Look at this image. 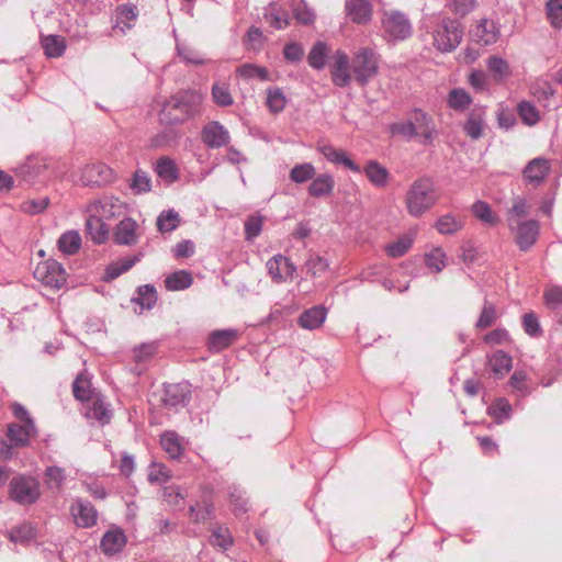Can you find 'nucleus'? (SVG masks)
<instances>
[{
    "instance_id": "obj_1",
    "label": "nucleus",
    "mask_w": 562,
    "mask_h": 562,
    "mask_svg": "<svg viewBox=\"0 0 562 562\" xmlns=\"http://www.w3.org/2000/svg\"><path fill=\"white\" fill-rule=\"evenodd\" d=\"M203 95L195 90H182L166 100L158 119L165 125H178L201 114Z\"/></svg>"
},
{
    "instance_id": "obj_2",
    "label": "nucleus",
    "mask_w": 562,
    "mask_h": 562,
    "mask_svg": "<svg viewBox=\"0 0 562 562\" xmlns=\"http://www.w3.org/2000/svg\"><path fill=\"white\" fill-rule=\"evenodd\" d=\"M438 201V196L430 179L422 178L414 181L405 195L407 212L413 217H420Z\"/></svg>"
},
{
    "instance_id": "obj_3",
    "label": "nucleus",
    "mask_w": 562,
    "mask_h": 562,
    "mask_svg": "<svg viewBox=\"0 0 562 562\" xmlns=\"http://www.w3.org/2000/svg\"><path fill=\"white\" fill-rule=\"evenodd\" d=\"M463 27L458 20L445 16L432 30V45L441 53L453 52L462 42Z\"/></svg>"
},
{
    "instance_id": "obj_4",
    "label": "nucleus",
    "mask_w": 562,
    "mask_h": 562,
    "mask_svg": "<svg viewBox=\"0 0 562 562\" xmlns=\"http://www.w3.org/2000/svg\"><path fill=\"white\" fill-rule=\"evenodd\" d=\"M9 497L20 505H32L41 497V486L37 479L19 474L9 483Z\"/></svg>"
},
{
    "instance_id": "obj_5",
    "label": "nucleus",
    "mask_w": 562,
    "mask_h": 562,
    "mask_svg": "<svg viewBox=\"0 0 562 562\" xmlns=\"http://www.w3.org/2000/svg\"><path fill=\"white\" fill-rule=\"evenodd\" d=\"M380 56L369 47L360 48L352 58L356 81L364 87L379 72Z\"/></svg>"
},
{
    "instance_id": "obj_6",
    "label": "nucleus",
    "mask_w": 562,
    "mask_h": 562,
    "mask_svg": "<svg viewBox=\"0 0 562 562\" xmlns=\"http://www.w3.org/2000/svg\"><path fill=\"white\" fill-rule=\"evenodd\" d=\"M36 435L34 423H11L8 425L7 438L9 442H0V453L5 459L13 457V448H23L30 445V439Z\"/></svg>"
},
{
    "instance_id": "obj_7",
    "label": "nucleus",
    "mask_w": 562,
    "mask_h": 562,
    "mask_svg": "<svg viewBox=\"0 0 562 562\" xmlns=\"http://www.w3.org/2000/svg\"><path fill=\"white\" fill-rule=\"evenodd\" d=\"M381 22L387 41H404L412 35L411 21L400 11L384 12Z\"/></svg>"
},
{
    "instance_id": "obj_8",
    "label": "nucleus",
    "mask_w": 562,
    "mask_h": 562,
    "mask_svg": "<svg viewBox=\"0 0 562 562\" xmlns=\"http://www.w3.org/2000/svg\"><path fill=\"white\" fill-rule=\"evenodd\" d=\"M34 277L46 286L56 290L60 289L67 280L65 269L54 259L40 262L34 270Z\"/></svg>"
},
{
    "instance_id": "obj_9",
    "label": "nucleus",
    "mask_w": 562,
    "mask_h": 562,
    "mask_svg": "<svg viewBox=\"0 0 562 562\" xmlns=\"http://www.w3.org/2000/svg\"><path fill=\"white\" fill-rule=\"evenodd\" d=\"M127 211V204L113 195H104L92 201L88 206V212L97 213L104 221L123 217Z\"/></svg>"
},
{
    "instance_id": "obj_10",
    "label": "nucleus",
    "mask_w": 562,
    "mask_h": 562,
    "mask_svg": "<svg viewBox=\"0 0 562 562\" xmlns=\"http://www.w3.org/2000/svg\"><path fill=\"white\" fill-rule=\"evenodd\" d=\"M114 179L113 170L105 164L95 162L86 165L80 173L79 182L82 186L102 187Z\"/></svg>"
},
{
    "instance_id": "obj_11",
    "label": "nucleus",
    "mask_w": 562,
    "mask_h": 562,
    "mask_svg": "<svg viewBox=\"0 0 562 562\" xmlns=\"http://www.w3.org/2000/svg\"><path fill=\"white\" fill-rule=\"evenodd\" d=\"M501 35V30L498 25L486 18L481 19L474 25V27L470 31L471 40L481 45V46H490L497 42Z\"/></svg>"
},
{
    "instance_id": "obj_12",
    "label": "nucleus",
    "mask_w": 562,
    "mask_h": 562,
    "mask_svg": "<svg viewBox=\"0 0 562 562\" xmlns=\"http://www.w3.org/2000/svg\"><path fill=\"white\" fill-rule=\"evenodd\" d=\"M266 267L269 276L276 283H282L292 279L296 271L295 265L288 257L281 254L274 255L270 258L267 261Z\"/></svg>"
},
{
    "instance_id": "obj_13",
    "label": "nucleus",
    "mask_w": 562,
    "mask_h": 562,
    "mask_svg": "<svg viewBox=\"0 0 562 562\" xmlns=\"http://www.w3.org/2000/svg\"><path fill=\"white\" fill-rule=\"evenodd\" d=\"M515 240L520 250L530 249L539 236V223L536 220L522 221L514 224Z\"/></svg>"
},
{
    "instance_id": "obj_14",
    "label": "nucleus",
    "mask_w": 562,
    "mask_h": 562,
    "mask_svg": "<svg viewBox=\"0 0 562 562\" xmlns=\"http://www.w3.org/2000/svg\"><path fill=\"white\" fill-rule=\"evenodd\" d=\"M201 138L203 144L209 148H221L226 146L231 136L227 131L220 122H209L201 132Z\"/></svg>"
},
{
    "instance_id": "obj_15",
    "label": "nucleus",
    "mask_w": 562,
    "mask_h": 562,
    "mask_svg": "<svg viewBox=\"0 0 562 562\" xmlns=\"http://www.w3.org/2000/svg\"><path fill=\"white\" fill-rule=\"evenodd\" d=\"M70 513L76 526L80 528H91L97 524V509L88 501L77 498L70 506Z\"/></svg>"
},
{
    "instance_id": "obj_16",
    "label": "nucleus",
    "mask_w": 562,
    "mask_h": 562,
    "mask_svg": "<svg viewBox=\"0 0 562 562\" xmlns=\"http://www.w3.org/2000/svg\"><path fill=\"white\" fill-rule=\"evenodd\" d=\"M190 385L188 383H172L165 386L161 398L165 407L177 408L190 401Z\"/></svg>"
},
{
    "instance_id": "obj_17",
    "label": "nucleus",
    "mask_w": 562,
    "mask_h": 562,
    "mask_svg": "<svg viewBox=\"0 0 562 562\" xmlns=\"http://www.w3.org/2000/svg\"><path fill=\"white\" fill-rule=\"evenodd\" d=\"M411 121H413L416 136L419 135L424 144H430L437 134L432 119L420 109H414Z\"/></svg>"
},
{
    "instance_id": "obj_18",
    "label": "nucleus",
    "mask_w": 562,
    "mask_h": 562,
    "mask_svg": "<svg viewBox=\"0 0 562 562\" xmlns=\"http://www.w3.org/2000/svg\"><path fill=\"white\" fill-rule=\"evenodd\" d=\"M345 13L353 23L364 25L372 20L373 8L368 0H346Z\"/></svg>"
},
{
    "instance_id": "obj_19",
    "label": "nucleus",
    "mask_w": 562,
    "mask_h": 562,
    "mask_svg": "<svg viewBox=\"0 0 562 562\" xmlns=\"http://www.w3.org/2000/svg\"><path fill=\"white\" fill-rule=\"evenodd\" d=\"M333 83L337 87H347L351 81L350 61L347 54L337 50L334 55V64L330 69Z\"/></svg>"
},
{
    "instance_id": "obj_20",
    "label": "nucleus",
    "mask_w": 562,
    "mask_h": 562,
    "mask_svg": "<svg viewBox=\"0 0 562 562\" xmlns=\"http://www.w3.org/2000/svg\"><path fill=\"white\" fill-rule=\"evenodd\" d=\"M138 16L137 7L132 3L119 5L115 9V20L112 26L114 34H125L133 27V23Z\"/></svg>"
},
{
    "instance_id": "obj_21",
    "label": "nucleus",
    "mask_w": 562,
    "mask_h": 562,
    "mask_svg": "<svg viewBox=\"0 0 562 562\" xmlns=\"http://www.w3.org/2000/svg\"><path fill=\"white\" fill-rule=\"evenodd\" d=\"M201 502H196L189 507V516L193 522H204L213 517L214 505L210 499L211 488L202 487Z\"/></svg>"
},
{
    "instance_id": "obj_22",
    "label": "nucleus",
    "mask_w": 562,
    "mask_h": 562,
    "mask_svg": "<svg viewBox=\"0 0 562 562\" xmlns=\"http://www.w3.org/2000/svg\"><path fill=\"white\" fill-rule=\"evenodd\" d=\"M485 114L484 106H474L471 110L463 124V131L471 139L475 140L482 137L485 127Z\"/></svg>"
},
{
    "instance_id": "obj_23",
    "label": "nucleus",
    "mask_w": 562,
    "mask_h": 562,
    "mask_svg": "<svg viewBox=\"0 0 562 562\" xmlns=\"http://www.w3.org/2000/svg\"><path fill=\"white\" fill-rule=\"evenodd\" d=\"M137 223L131 217L123 216L113 233V240L117 245H133L137 241Z\"/></svg>"
},
{
    "instance_id": "obj_24",
    "label": "nucleus",
    "mask_w": 562,
    "mask_h": 562,
    "mask_svg": "<svg viewBox=\"0 0 562 562\" xmlns=\"http://www.w3.org/2000/svg\"><path fill=\"white\" fill-rule=\"evenodd\" d=\"M238 338V331L234 328L217 329L210 334L207 347L212 352H220L232 346Z\"/></svg>"
},
{
    "instance_id": "obj_25",
    "label": "nucleus",
    "mask_w": 562,
    "mask_h": 562,
    "mask_svg": "<svg viewBox=\"0 0 562 562\" xmlns=\"http://www.w3.org/2000/svg\"><path fill=\"white\" fill-rule=\"evenodd\" d=\"M127 538L121 528H115L106 531L100 542V548L103 553L113 555L125 547Z\"/></svg>"
},
{
    "instance_id": "obj_26",
    "label": "nucleus",
    "mask_w": 562,
    "mask_h": 562,
    "mask_svg": "<svg viewBox=\"0 0 562 562\" xmlns=\"http://www.w3.org/2000/svg\"><path fill=\"white\" fill-rule=\"evenodd\" d=\"M86 229L95 244H103L110 234L109 226L104 223V220L93 212H89Z\"/></svg>"
},
{
    "instance_id": "obj_27",
    "label": "nucleus",
    "mask_w": 562,
    "mask_h": 562,
    "mask_svg": "<svg viewBox=\"0 0 562 562\" xmlns=\"http://www.w3.org/2000/svg\"><path fill=\"white\" fill-rule=\"evenodd\" d=\"M318 150L324 155V157L335 164L342 165L349 170L353 172H360V167L355 164L342 149H337L333 145L326 144L318 147Z\"/></svg>"
},
{
    "instance_id": "obj_28",
    "label": "nucleus",
    "mask_w": 562,
    "mask_h": 562,
    "mask_svg": "<svg viewBox=\"0 0 562 562\" xmlns=\"http://www.w3.org/2000/svg\"><path fill=\"white\" fill-rule=\"evenodd\" d=\"M154 170L166 183L171 184L179 180V168L176 165V161L168 156L158 158L154 166Z\"/></svg>"
},
{
    "instance_id": "obj_29",
    "label": "nucleus",
    "mask_w": 562,
    "mask_h": 562,
    "mask_svg": "<svg viewBox=\"0 0 562 562\" xmlns=\"http://www.w3.org/2000/svg\"><path fill=\"white\" fill-rule=\"evenodd\" d=\"M549 161L543 158H535L524 169V177L529 183H541L549 173Z\"/></svg>"
},
{
    "instance_id": "obj_30",
    "label": "nucleus",
    "mask_w": 562,
    "mask_h": 562,
    "mask_svg": "<svg viewBox=\"0 0 562 562\" xmlns=\"http://www.w3.org/2000/svg\"><path fill=\"white\" fill-rule=\"evenodd\" d=\"M210 531L211 536L209 541L212 547L224 552L234 544V538L227 527L215 524L211 526Z\"/></svg>"
},
{
    "instance_id": "obj_31",
    "label": "nucleus",
    "mask_w": 562,
    "mask_h": 562,
    "mask_svg": "<svg viewBox=\"0 0 562 562\" xmlns=\"http://www.w3.org/2000/svg\"><path fill=\"white\" fill-rule=\"evenodd\" d=\"M266 22L273 29L282 30L290 24V16L286 10L277 3H270L263 13Z\"/></svg>"
},
{
    "instance_id": "obj_32",
    "label": "nucleus",
    "mask_w": 562,
    "mask_h": 562,
    "mask_svg": "<svg viewBox=\"0 0 562 562\" xmlns=\"http://www.w3.org/2000/svg\"><path fill=\"white\" fill-rule=\"evenodd\" d=\"M363 172L366 173L369 181L378 188H384L389 183V170L376 160L368 161L363 168Z\"/></svg>"
},
{
    "instance_id": "obj_33",
    "label": "nucleus",
    "mask_w": 562,
    "mask_h": 562,
    "mask_svg": "<svg viewBox=\"0 0 562 562\" xmlns=\"http://www.w3.org/2000/svg\"><path fill=\"white\" fill-rule=\"evenodd\" d=\"M113 416L110 405L101 397H95L91 406L86 412V417L95 419L100 425H106L111 422Z\"/></svg>"
},
{
    "instance_id": "obj_34",
    "label": "nucleus",
    "mask_w": 562,
    "mask_h": 562,
    "mask_svg": "<svg viewBox=\"0 0 562 562\" xmlns=\"http://www.w3.org/2000/svg\"><path fill=\"white\" fill-rule=\"evenodd\" d=\"M326 310L322 306H314L303 312L299 317V324L305 329H316L326 319Z\"/></svg>"
},
{
    "instance_id": "obj_35",
    "label": "nucleus",
    "mask_w": 562,
    "mask_h": 562,
    "mask_svg": "<svg viewBox=\"0 0 562 562\" xmlns=\"http://www.w3.org/2000/svg\"><path fill=\"white\" fill-rule=\"evenodd\" d=\"M335 187V180L329 173H322L313 178L308 187V194L314 198H323L331 194Z\"/></svg>"
},
{
    "instance_id": "obj_36",
    "label": "nucleus",
    "mask_w": 562,
    "mask_h": 562,
    "mask_svg": "<svg viewBox=\"0 0 562 562\" xmlns=\"http://www.w3.org/2000/svg\"><path fill=\"white\" fill-rule=\"evenodd\" d=\"M160 445L171 459H179L184 451L182 438L176 431H165L160 437Z\"/></svg>"
},
{
    "instance_id": "obj_37",
    "label": "nucleus",
    "mask_w": 562,
    "mask_h": 562,
    "mask_svg": "<svg viewBox=\"0 0 562 562\" xmlns=\"http://www.w3.org/2000/svg\"><path fill=\"white\" fill-rule=\"evenodd\" d=\"M41 44L45 55L49 58L60 57L66 50L65 38L59 35L42 36Z\"/></svg>"
},
{
    "instance_id": "obj_38",
    "label": "nucleus",
    "mask_w": 562,
    "mask_h": 562,
    "mask_svg": "<svg viewBox=\"0 0 562 562\" xmlns=\"http://www.w3.org/2000/svg\"><path fill=\"white\" fill-rule=\"evenodd\" d=\"M138 256L121 258L110 263L104 272V280L111 281L128 271L137 261Z\"/></svg>"
},
{
    "instance_id": "obj_39",
    "label": "nucleus",
    "mask_w": 562,
    "mask_h": 562,
    "mask_svg": "<svg viewBox=\"0 0 562 562\" xmlns=\"http://www.w3.org/2000/svg\"><path fill=\"white\" fill-rule=\"evenodd\" d=\"M193 278L189 271L178 270L166 278L165 285L169 291H181L191 286Z\"/></svg>"
},
{
    "instance_id": "obj_40",
    "label": "nucleus",
    "mask_w": 562,
    "mask_h": 562,
    "mask_svg": "<svg viewBox=\"0 0 562 562\" xmlns=\"http://www.w3.org/2000/svg\"><path fill=\"white\" fill-rule=\"evenodd\" d=\"M177 52L186 64L200 66L210 61L199 49L184 43L177 44Z\"/></svg>"
},
{
    "instance_id": "obj_41",
    "label": "nucleus",
    "mask_w": 562,
    "mask_h": 562,
    "mask_svg": "<svg viewBox=\"0 0 562 562\" xmlns=\"http://www.w3.org/2000/svg\"><path fill=\"white\" fill-rule=\"evenodd\" d=\"M128 188L135 195L148 193L151 190V179L146 171L137 169L130 179Z\"/></svg>"
},
{
    "instance_id": "obj_42",
    "label": "nucleus",
    "mask_w": 562,
    "mask_h": 562,
    "mask_svg": "<svg viewBox=\"0 0 562 562\" xmlns=\"http://www.w3.org/2000/svg\"><path fill=\"white\" fill-rule=\"evenodd\" d=\"M435 227L440 234L453 235L463 228V222L452 214H445L436 221Z\"/></svg>"
},
{
    "instance_id": "obj_43",
    "label": "nucleus",
    "mask_w": 562,
    "mask_h": 562,
    "mask_svg": "<svg viewBox=\"0 0 562 562\" xmlns=\"http://www.w3.org/2000/svg\"><path fill=\"white\" fill-rule=\"evenodd\" d=\"M72 393L76 400L86 402L92 397L91 382L88 374L79 373L72 383Z\"/></svg>"
},
{
    "instance_id": "obj_44",
    "label": "nucleus",
    "mask_w": 562,
    "mask_h": 562,
    "mask_svg": "<svg viewBox=\"0 0 562 562\" xmlns=\"http://www.w3.org/2000/svg\"><path fill=\"white\" fill-rule=\"evenodd\" d=\"M133 301L140 306L142 310H151L157 303V291L154 285L145 284L137 289V296Z\"/></svg>"
},
{
    "instance_id": "obj_45",
    "label": "nucleus",
    "mask_w": 562,
    "mask_h": 562,
    "mask_svg": "<svg viewBox=\"0 0 562 562\" xmlns=\"http://www.w3.org/2000/svg\"><path fill=\"white\" fill-rule=\"evenodd\" d=\"M81 247V237L78 232L69 231L64 233L58 239V248L66 255L76 254Z\"/></svg>"
},
{
    "instance_id": "obj_46",
    "label": "nucleus",
    "mask_w": 562,
    "mask_h": 562,
    "mask_svg": "<svg viewBox=\"0 0 562 562\" xmlns=\"http://www.w3.org/2000/svg\"><path fill=\"white\" fill-rule=\"evenodd\" d=\"M491 370L497 375H504L512 369V357L505 351L498 350L488 357Z\"/></svg>"
},
{
    "instance_id": "obj_47",
    "label": "nucleus",
    "mask_w": 562,
    "mask_h": 562,
    "mask_svg": "<svg viewBox=\"0 0 562 562\" xmlns=\"http://www.w3.org/2000/svg\"><path fill=\"white\" fill-rule=\"evenodd\" d=\"M447 102L452 110L464 111L471 105L472 98L464 89L456 88L449 92Z\"/></svg>"
},
{
    "instance_id": "obj_48",
    "label": "nucleus",
    "mask_w": 562,
    "mask_h": 562,
    "mask_svg": "<svg viewBox=\"0 0 562 562\" xmlns=\"http://www.w3.org/2000/svg\"><path fill=\"white\" fill-rule=\"evenodd\" d=\"M327 53L328 47L326 43H315L307 56L308 65L316 70H322L326 65Z\"/></svg>"
},
{
    "instance_id": "obj_49",
    "label": "nucleus",
    "mask_w": 562,
    "mask_h": 562,
    "mask_svg": "<svg viewBox=\"0 0 562 562\" xmlns=\"http://www.w3.org/2000/svg\"><path fill=\"white\" fill-rule=\"evenodd\" d=\"M66 481V473L63 468L52 465L47 467L44 472V482L48 490L60 491Z\"/></svg>"
},
{
    "instance_id": "obj_50",
    "label": "nucleus",
    "mask_w": 562,
    "mask_h": 562,
    "mask_svg": "<svg viewBox=\"0 0 562 562\" xmlns=\"http://www.w3.org/2000/svg\"><path fill=\"white\" fill-rule=\"evenodd\" d=\"M486 66L495 80H503L510 75L509 64L501 56H491L486 61Z\"/></svg>"
},
{
    "instance_id": "obj_51",
    "label": "nucleus",
    "mask_w": 562,
    "mask_h": 562,
    "mask_svg": "<svg viewBox=\"0 0 562 562\" xmlns=\"http://www.w3.org/2000/svg\"><path fill=\"white\" fill-rule=\"evenodd\" d=\"M180 224L179 214L173 211H164L157 217V228L160 233H170Z\"/></svg>"
},
{
    "instance_id": "obj_52",
    "label": "nucleus",
    "mask_w": 562,
    "mask_h": 562,
    "mask_svg": "<svg viewBox=\"0 0 562 562\" xmlns=\"http://www.w3.org/2000/svg\"><path fill=\"white\" fill-rule=\"evenodd\" d=\"M267 106L271 113H280L286 105V98L280 88H269L267 90Z\"/></svg>"
},
{
    "instance_id": "obj_53",
    "label": "nucleus",
    "mask_w": 562,
    "mask_h": 562,
    "mask_svg": "<svg viewBox=\"0 0 562 562\" xmlns=\"http://www.w3.org/2000/svg\"><path fill=\"white\" fill-rule=\"evenodd\" d=\"M413 245V237L409 235L401 236L397 240L385 246L387 256L400 258L404 256Z\"/></svg>"
},
{
    "instance_id": "obj_54",
    "label": "nucleus",
    "mask_w": 562,
    "mask_h": 562,
    "mask_svg": "<svg viewBox=\"0 0 562 562\" xmlns=\"http://www.w3.org/2000/svg\"><path fill=\"white\" fill-rule=\"evenodd\" d=\"M497 318L498 314L496 306L493 303L485 301L479 319L475 323V327L477 329H485L491 327L497 321Z\"/></svg>"
},
{
    "instance_id": "obj_55",
    "label": "nucleus",
    "mask_w": 562,
    "mask_h": 562,
    "mask_svg": "<svg viewBox=\"0 0 562 562\" xmlns=\"http://www.w3.org/2000/svg\"><path fill=\"white\" fill-rule=\"evenodd\" d=\"M315 172V167L310 162L295 165L291 169L290 179L295 183H304L307 180L313 179Z\"/></svg>"
},
{
    "instance_id": "obj_56",
    "label": "nucleus",
    "mask_w": 562,
    "mask_h": 562,
    "mask_svg": "<svg viewBox=\"0 0 562 562\" xmlns=\"http://www.w3.org/2000/svg\"><path fill=\"white\" fill-rule=\"evenodd\" d=\"M157 352L156 342H144L133 349V358L136 364L148 362Z\"/></svg>"
},
{
    "instance_id": "obj_57",
    "label": "nucleus",
    "mask_w": 562,
    "mask_h": 562,
    "mask_svg": "<svg viewBox=\"0 0 562 562\" xmlns=\"http://www.w3.org/2000/svg\"><path fill=\"white\" fill-rule=\"evenodd\" d=\"M517 110L520 119L528 126L536 125L540 120L538 110L528 101L519 102Z\"/></svg>"
},
{
    "instance_id": "obj_58",
    "label": "nucleus",
    "mask_w": 562,
    "mask_h": 562,
    "mask_svg": "<svg viewBox=\"0 0 562 562\" xmlns=\"http://www.w3.org/2000/svg\"><path fill=\"white\" fill-rule=\"evenodd\" d=\"M35 537L34 528L31 524H22L12 528L9 532V538L12 542L24 543Z\"/></svg>"
},
{
    "instance_id": "obj_59",
    "label": "nucleus",
    "mask_w": 562,
    "mask_h": 562,
    "mask_svg": "<svg viewBox=\"0 0 562 562\" xmlns=\"http://www.w3.org/2000/svg\"><path fill=\"white\" fill-rule=\"evenodd\" d=\"M425 259L426 266L435 272H440L447 265V256L442 248L439 247L426 254Z\"/></svg>"
},
{
    "instance_id": "obj_60",
    "label": "nucleus",
    "mask_w": 562,
    "mask_h": 562,
    "mask_svg": "<svg viewBox=\"0 0 562 562\" xmlns=\"http://www.w3.org/2000/svg\"><path fill=\"white\" fill-rule=\"evenodd\" d=\"M472 212L476 218L485 224L495 225L497 223V217L493 214L491 206L486 202H475L472 205Z\"/></svg>"
},
{
    "instance_id": "obj_61",
    "label": "nucleus",
    "mask_w": 562,
    "mask_h": 562,
    "mask_svg": "<svg viewBox=\"0 0 562 562\" xmlns=\"http://www.w3.org/2000/svg\"><path fill=\"white\" fill-rule=\"evenodd\" d=\"M522 327L525 333L532 338L541 337L543 334L540 322L533 312H528L524 314Z\"/></svg>"
},
{
    "instance_id": "obj_62",
    "label": "nucleus",
    "mask_w": 562,
    "mask_h": 562,
    "mask_svg": "<svg viewBox=\"0 0 562 562\" xmlns=\"http://www.w3.org/2000/svg\"><path fill=\"white\" fill-rule=\"evenodd\" d=\"M212 97L220 106H229L233 104V97L226 83H215L212 87Z\"/></svg>"
},
{
    "instance_id": "obj_63",
    "label": "nucleus",
    "mask_w": 562,
    "mask_h": 562,
    "mask_svg": "<svg viewBox=\"0 0 562 562\" xmlns=\"http://www.w3.org/2000/svg\"><path fill=\"white\" fill-rule=\"evenodd\" d=\"M178 139L179 134L176 131L169 128L161 131L153 136L150 139V145L155 148H160L176 144Z\"/></svg>"
},
{
    "instance_id": "obj_64",
    "label": "nucleus",
    "mask_w": 562,
    "mask_h": 562,
    "mask_svg": "<svg viewBox=\"0 0 562 562\" xmlns=\"http://www.w3.org/2000/svg\"><path fill=\"white\" fill-rule=\"evenodd\" d=\"M547 15L551 25L562 27V0H549L547 2Z\"/></svg>"
}]
</instances>
